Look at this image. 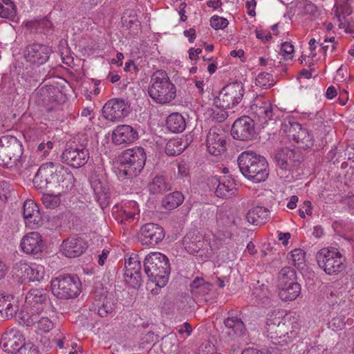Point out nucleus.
<instances>
[{
    "instance_id": "obj_5",
    "label": "nucleus",
    "mask_w": 354,
    "mask_h": 354,
    "mask_svg": "<svg viewBox=\"0 0 354 354\" xmlns=\"http://www.w3.org/2000/svg\"><path fill=\"white\" fill-rule=\"evenodd\" d=\"M82 282L76 274H65L52 279V294L59 299L77 297L81 292Z\"/></svg>"
},
{
    "instance_id": "obj_17",
    "label": "nucleus",
    "mask_w": 354,
    "mask_h": 354,
    "mask_svg": "<svg viewBox=\"0 0 354 354\" xmlns=\"http://www.w3.org/2000/svg\"><path fill=\"white\" fill-rule=\"evenodd\" d=\"M165 235V230L160 225L148 223L141 227L138 239L142 245L153 247L161 242Z\"/></svg>"
},
{
    "instance_id": "obj_9",
    "label": "nucleus",
    "mask_w": 354,
    "mask_h": 354,
    "mask_svg": "<svg viewBox=\"0 0 354 354\" xmlns=\"http://www.w3.org/2000/svg\"><path fill=\"white\" fill-rule=\"evenodd\" d=\"M61 159L62 162L71 167L79 169L86 164L89 159V152L86 145L73 141L66 144Z\"/></svg>"
},
{
    "instance_id": "obj_21",
    "label": "nucleus",
    "mask_w": 354,
    "mask_h": 354,
    "mask_svg": "<svg viewBox=\"0 0 354 354\" xmlns=\"http://www.w3.org/2000/svg\"><path fill=\"white\" fill-rule=\"evenodd\" d=\"M223 324L225 329L223 333L228 340L234 341L245 335L247 329L244 322L232 310L227 313V317L224 319Z\"/></svg>"
},
{
    "instance_id": "obj_38",
    "label": "nucleus",
    "mask_w": 354,
    "mask_h": 354,
    "mask_svg": "<svg viewBox=\"0 0 354 354\" xmlns=\"http://www.w3.org/2000/svg\"><path fill=\"white\" fill-rule=\"evenodd\" d=\"M270 218V212L268 208L257 206L247 212L245 219L254 225H260L266 223Z\"/></svg>"
},
{
    "instance_id": "obj_33",
    "label": "nucleus",
    "mask_w": 354,
    "mask_h": 354,
    "mask_svg": "<svg viewBox=\"0 0 354 354\" xmlns=\"http://www.w3.org/2000/svg\"><path fill=\"white\" fill-rule=\"evenodd\" d=\"M114 303L111 297L97 295L89 306V310L96 313L101 317H106L114 310Z\"/></svg>"
},
{
    "instance_id": "obj_31",
    "label": "nucleus",
    "mask_w": 354,
    "mask_h": 354,
    "mask_svg": "<svg viewBox=\"0 0 354 354\" xmlns=\"http://www.w3.org/2000/svg\"><path fill=\"white\" fill-rule=\"evenodd\" d=\"M209 184L212 187L216 186L215 194L223 198H231L236 194L237 189L234 181L232 179H223L214 177L209 180Z\"/></svg>"
},
{
    "instance_id": "obj_11",
    "label": "nucleus",
    "mask_w": 354,
    "mask_h": 354,
    "mask_svg": "<svg viewBox=\"0 0 354 354\" xmlns=\"http://www.w3.org/2000/svg\"><path fill=\"white\" fill-rule=\"evenodd\" d=\"M244 86L241 82L227 84L219 93L216 100L217 106L223 109H232L243 99Z\"/></svg>"
},
{
    "instance_id": "obj_42",
    "label": "nucleus",
    "mask_w": 354,
    "mask_h": 354,
    "mask_svg": "<svg viewBox=\"0 0 354 354\" xmlns=\"http://www.w3.org/2000/svg\"><path fill=\"white\" fill-rule=\"evenodd\" d=\"M171 184L165 176H156L149 185L151 194H158L171 189Z\"/></svg>"
},
{
    "instance_id": "obj_10",
    "label": "nucleus",
    "mask_w": 354,
    "mask_h": 354,
    "mask_svg": "<svg viewBox=\"0 0 354 354\" xmlns=\"http://www.w3.org/2000/svg\"><path fill=\"white\" fill-rule=\"evenodd\" d=\"M60 165V163L53 162L42 164L33 178L34 186L40 190L55 187L57 183L58 170Z\"/></svg>"
},
{
    "instance_id": "obj_63",
    "label": "nucleus",
    "mask_w": 354,
    "mask_h": 354,
    "mask_svg": "<svg viewBox=\"0 0 354 354\" xmlns=\"http://www.w3.org/2000/svg\"><path fill=\"white\" fill-rule=\"evenodd\" d=\"M253 294L260 299H268V290L267 286H266L264 284L261 285L260 289L256 288L253 292Z\"/></svg>"
},
{
    "instance_id": "obj_43",
    "label": "nucleus",
    "mask_w": 354,
    "mask_h": 354,
    "mask_svg": "<svg viewBox=\"0 0 354 354\" xmlns=\"http://www.w3.org/2000/svg\"><path fill=\"white\" fill-rule=\"evenodd\" d=\"M191 292L194 296H203L212 289V284L206 282L203 278L196 277L190 284Z\"/></svg>"
},
{
    "instance_id": "obj_47",
    "label": "nucleus",
    "mask_w": 354,
    "mask_h": 354,
    "mask_svg": "<svg viewBox=\"0 0 354 354\" xmlns=\"http://www.w3.org/2000/svg\"><path fill=\"white\" fill-rule=\"evenodd\" d=\"M289 262L297 269H303L306 266V252L301 248H296L288 254Z\"/></svg>"
},
{
    "instance_id": "obj_1",
    "label": "nucleus",
    "mask_w": 354,
    "mask_h": 354,
    "mask_svg": "<svg viewBox=\"0 0 354 354\" xmlns=\"http://www.w3.org/2000/svg\"><path fill=\"white\" fill-rule=\"evenodd\" d=\"M241 174L254 183L265 181L269 175L266 159L252 151L242 152L237 159Z\"/></svg>"
},
{
    "instance_id": "obj_6",
    "label": "nucleus",
    "mask_w": 354,
    "mask_h": 354,
    "mask_svg": "<svg viewBox=\"0 0 354 354\" xmlns=\"http://www.w3.org/2000/svg\"><path fill=\"white\" fill-rule=\"evenodd\" d=\"M23 147L20 141L12 136L0 138V165L12 167L21 159Z\"/></svg>"
},
{
    "instance_id": "obj_25",
    "label": "nucleus",
    "mask_w": 354,
    "mask_h": 354,
    "mask_svg": "<svg viewBox=\"0 0 354 354\" xmlns=\"http://www.w3.org/2000/svg\"><path fill=\"white\" fill-rule=\"evenodd\" d=\"M344 307L339 308V314L333 317L328 323V328L333 330H341L346 326H351L353 324V319L351 317L353 304L351 300H344Z\"/></svg>"
},
{
    "instance_id": "obj_48",
    "label": "nucleus",
    "mask_w": 354,
    "mask_h": 354,
    "mask_svg": "<svg viewBox=\"0 0 354 354\" xmlns=\"http://www.w3.org/2000/svg\"><path fill=\"white\" fill-rule=\"evenodd\" d=\"M185 149L182 140L178 139L169 140L165 146V153L170 156H175L180 154Z\"/></svg>"
},
{
    "instance_id": "obj_44",
    "label": "nucleus",
    "mask_w": 354,
    "mask_h": 354,
    "mask_svg": "<svg viewBox=\"0 0 354 354\" xmlns=\"http://www.w3.org/2000/svg\"><path fill=\"white\" fill-rule=\"evenodd\" d=\"M92 187L96 198L102 208L106 207L109 204V193L106 187L102 185L99 180H94Z\"/></svg>"
},
{
    "instance_id": "obj_15",
    "label": "nucleus",
    "mask_w": 354,
    "mask_h": 354,
    "mask_svg": "<svg viewBox=\"0 0 354 354\" xmlns=\"http://www.w3.org/2000/svg\"><path fill=\"white\" fill-rule=\"evenodd\" d=\"M255 134L254 122L249 116H242L236 119L231 128L232 138L241 141L252 140Z\"/></svg>"
},
{
    "instance_id": "obj_14",
    "label": "nucleus",
    "mask_w": 354,
    "mask_h": 354,
    "mask_svg": "<svg viewBox=\"0 0 354 354\" xmlns=\"http://www.w3.org/2000/svg\"><path fill=\"white\" fill-rule=\"evenodd\" d=\"M52 52L51 47L48 45L32 43L25 48L24 57L27 62L36 66H40L48 60Z\"/></svg>"
},
{
    "instance_id": "obj_36",
    "label": "nucleus",
    "mask_w": 354,
    "mask_h": 354,
    "mask_svg": "<svg viewBox=\"0 0 354 354\" xmlns=\"http://www.w3.org/2000/svg\"><path fill=\"white\" fill-rule=\"evenodd\" d=\"M139 213L138 205L135 201H129L124 207L118 210L115 219L120 223L127 224L133 222Z\"/></svg>"
},
{
    "instance_id": "obj_16",
    "label": "nucleus",
    "mask_w": 354,
    "mask_h": 354,
    "mask_svg": "<svg viewBox=\"0 0 354 354\" xmlns=\"http://www.w3.org/2000/svg\"><path fill=\"white\" fill-rule=\"evenodd\" d=\"M37 103L45 106L46 110L51 111L54 109V104L62 100L64 96L59 88L55 86H44L36 91Z\"/></svg>"
},
{
    "instance_id": "obj_27",
    "label": "nucleus",
    "mask_w": 354,
    "mask_h": 354,
    "mask_svg": "<svg viewBox=\"0 0 354 354\" xmlns=\"http://www.w3.org/2000/svg\"><path fill=\"white\" fill-rule=\"evenodd\" d=\"M87 248L86 241L79 236H71L63 241L61 251L66 257L75 258L80 256Z\"/></svg>"
},
{
    "instance_id": "obj_60",
    "label": "nucleus",
    "mask_w": 354,
    "mask_h": 354,
    "mask_svg": "<svg viewBox=\"0 0 354 354\" xmlns=\"http://www.w3.org/2000/svg\"><path fill=\"white\" fill-rule=\"evenodd\" d=\"M225 109H216L212 111V118L216 122H223L228 116L227 113L225 111Z\"/></svg>"
},
{
    "instance_id": "obj_58",
    "label": "nucleus",
    "mask_w": 354,
    "mask_h": 354,
    "mask_svg": "<svg viewBox=\"0 0 354 354\" xmlns=\"http://www.w3.org/2000/svg\"><path fill=\"white\" fill-rule=\"evenodd\" d=\"M17 353L18 354H39V351L33 343L24 342Z\"/></svg>"
},
{
    "instance_id": "obj_18",
    "label": "nucleus",
    "mask_w": 354,
    "mask_h": 354,
    "mask_svg": "<svg viewBox=\"0 0 354 354\" xmlns=\"http://www.w3.org/2000/svg\"><path fill=\"white\" fill-rule=\"evenodd\" d=\"M287 127L286 131L289 138L295 141L301 148H310L313 146L314 139L312 134L308 130L302 127L297 122L288 121V125L285 124Z\"/></svg>"
},
{
    "instance_id": "obj_34",
    "label": "nucleus",
    "mask_w": 354,
    "mask_h": 354,
    "mask_svg": "<svg viewBox=\"0 0 354 354\" xmlns=\"http://www.w3.org/2000/svg\"><path fill=\"white\" fill-rule=\"evenodd\" d=\"M23 216L26 225L34 227L41 221V217L37 204L32 200H26L23 206Z\"/></svg>"
},
{
    "instance_id": "obj_4",
    "label": "nucleus",
    "mask_w": 354,
    "mask_h": 354,
    "mask_svg": "<svg viewBox=\"0 0 354 354\" xmlns=\"http://www.w3.org/2000/svg\"><path fill=\"white\" fill-rule=\"evenodd\" d=\"M147 156L145 149L136 147L122 151L120 156L118 178L129 179L138 176L144 168Z\"/></svg>"
},
{
    "instance_id": "obj_54",
    "label": "nucleus",
    "mask_w": 354,
    "mask_h": 354,
    "mask_svg": "<svg viewBox=\"0 0 354 354\" xmlns=\"http://www.w3.org/2000/svg\"><path fill=\"white\" fill-rule=\"evenodd\" d=\"M54 147V142L50 140L42 141L37 146L36 152L41 158H46Z\"/></svg>"
},
{
    "instance_id": "obj_13",
    "label": "nucleus",
    "mask_w": 354,
    "mask_h": 354,
    "mask_svg": "<svg viewBox=\"0 0 354 354\" xmlns=\"http://www.w3.org/2000/svg\"><path fill=\"white\" fill-rule=\"evenodd\" d=\"M250 109L263 124H268L270 122L274 123L279 118L277 114L279 112L278 109L262 97H257Z\"/></svg>"
},
{
    "instance_id": "obj_62",
    "label": "nucleus",
    "mask_w": 354,
    "mask_h": 354,
    "mask_svg": "<svg viewBox=\"0 0 354 354\" xmlns=\"http://www.w3.org/2000/svg\"><path fill=\"white\" fill-rule=\"evenodd\" d=\"M302 13L309 17H314L317 13V8L313 3H307L303 7Z\"/></svg>"
},
{
    "instance_id": "obj_37",
    "label": "nucleus",
    "mask_w": 354,
    "mask_h": 354,
    "mask_svg": "<svg viewBox=\"0 0 354 354\" xmlns=\"http://www.w3.org/2000/svg\"><path fill=\"white\" fill-rule=\"evenodd\" d=\"M57 183L55 187H58L62 193H67L74 187L75 178L73 173L61 164L58 170Z\"/></svg>"
},
{
    "instance_id": "obj_7",
    "label": "nucleus",
    "mask_w": 354,
    "mask_h": 354,
    "mask_svg": "<svg viewBox=\"0 0 354 354\" xmlns=\"http://www.w3.org/2000/svg\"><path fill=\"white\" fill-rule=\"evenodd\" d=\"M289 332H292L290 321L283 318L279 311L268 314L266 333L273 344L283 345L287 343L286 336Z\"/></svg>"
},
{
    "instance_id": "obj_52",
    "label": "nucleus",
    "mask_w": 354,
    "mask_h": 354,
    "mask_svg": "<svg viewBox=\"0 0 354 354\" xmlns=\"http://www.w3.org/2000/svg\"><path fill=\"white\" fill-rule=\"evenodd\" d=\"M44 205L46 208L54 209L60 204V198L58 195L44 194L41 198Z\"/></svg>"
},
{
    "instance_id": "obj_56",
    "label": "nucleus",
    "mask_w": 354,
    "mask_h": 354,
    "mask_svg": "<svg viewBox=\"0 0 354 354\" xmlns=\"http://www.w3.org/2000/svg\"><path fill=\"white\" fill-rule=\"evenodd\" d=\"M217 222L221 223L225 227H230L232 225H236L235 218L231 215L227 214V212L221 211L218 213Z\"/></svg>"
},
{
    "instance_id": "obj_59",
    "label": "nucleus",
    "mask_w": 354,
    "mask_h": 354,
    "mask_svg": "<svg viewBox=\"0 0 354 354\" xmlns=\"http://www.w3.org/2000/svg\"><path fill=\"white\" fill-rule=\"evenodd\" d=\"M294 52L293 45L288 41L283 42L281 47V53L286 59H292Z\"/></svg>"
},
{
    "instance_id": "obj_39",
    "label": "nucleus",
    "mask_w": 354,
    "mask_h": 354,
    "mask_svg": "<svg viewBox=\"0 0 354 354\" xmlns=\"http://www.w3.org/2000/svg\"><path fill=\"white\" fill-rule=\"evenodd\" d=\"M278 288L279 296L285 301L296 299L301 293V286L297 281L278 285Z\"/></svg>"
},
{
    "instance_id": "obj_3",
    "label": "nucleus",
    "mask_w": 354,
    "mask_h": 354,
    "mask_svg": "<svg viewBox=\"0 0 354 354\" xmlns=\"http://www.w3.org/2000/svg\"><path fill=\"white\" fill-rule=\"evenodd\" d=\"M145 272L149 280L159 288L168 282L171 268L168 257L160 252H151L144 261Z\"/></svg>"
},
{
    "instance_id": "obj_57",
    "label": "nucleus",
    "mask_w": 354,
    "mask_h": 354,
    "mask_svg": "<svg viewBox=\"0 0 354 354\" xmlns=\"http://www.w3.org/2000/svg\"><path fill=\"white\" fill-rule=\"evenodd\" d=\"M210 25L215 30L223 29L228 25V21L225 18L214 15L210 19Z\"/></svg>"
},
{
    "instance_id": "obj_64",
    "label": "nucleus",
    "mask_w": 354,
    "mask_h": 354,
    "mask_svg": "<svg viewBox=\"0 0 354 354\" xmlns=\"http://www.w3.org/2000/svg\"><path fill=\"white\" fill-rule=\"evenodd\" d=\"M299 214L301 218H305V214H312V205L309 201H305L304 202V207L299 209Z\"/></svg>"
},
{
    "instance_id": "obj_22",
    "label": "nucleus",
    "mask_w": 354,
    "mask_h": 354,
    "mask_svg": "<svg viewBox=\"0 0 354 354\" xmlns=\"http://www.w3.org/2000/svg\"><path fill=\"white\" fill-rule=\"evenodd\" d=\"M102 112L106 120L119 121L128 115L129 106L124 100L112 99L104 104Z\"/></svg>"
},
{
    "instance_id": "obj_2",
    "label": "nucleus",
    "mask_w": 354,
    "mask_h": 354,
    "mask_svg": "<svg viewBox=\"0 0 354 354\" xmlns=\"http://www.w3.org/2000/svg\"><path fill=\"white\" fill-rule=\"evenodd\" d=\"M148 93L155 102L165 104L176 97L177 89L167 73L164 70H158L151 77Z\"/></svg>"
},
{
    "instance_id": "obj_51",
    "label": "nucleus",
    "mask_w": 354,
    "mask_h": 354,
    "mask_svg": "<svg viewBox=\"0 0 354 354\" xmlns=\"http://www.w3.org/2000/svg\"><path fill=\"white\" fill-rule=\"evenodd\" d=\"M256 85L263 88H268L274 85V80L272 74L270 73H260L255 80Z\"/></svg>"
},
{
    "instance_id": "obj_46",
    "label": "nucleus",
    "mask_w": 354,
    "mask_h": 354,
    "mask_svg": "<svg viewBox=\"0 0 354 354\" xmlns=\"http://www.w3.org/2000/svg\"><path fill=\"white\" fill-rule=\"evenodd\" d=\"M17 15V7L12 0H0V17L13 20Z\"/></svg>"
},
{
    "instance_id": "obj_45",
    "label": "nucleus",
    "mask_w": 354,
    "mask_h": 354,
    "mask_svg": "<svg viewBox=\"0 0 354 354\" xmlns=\"http://www.w3.org/2000/svg\"><path fill=\"white\" fill-rule=\"evenodd\" d=\"M184 201V196L180 192H174L165 196L162 201L164 208L171 210L178 207Z\"/></svg>"
},
{
    "instance_id": "obj_50",
    "label": "nucleus",
    "mask_w": 354,
    "mask_h": 354,
    "mask_svg": "<svg viewBox=\"0 0 354 354\" xmlns=\"http://www.w3.org/2000/svg\"><path fill=\"white\" fill-rule=\"evenodd\" d=\"M51 22L47 19H43L40 21H30L26 23V27L31 32H40L45 28L50 27Z\"/></svg>"
},
{
    "instance_id": "obj_23",
    "label": "nucleus",
    "mask_w": 354,
    "mask_h": 354,
    "mask_svg": "<svg viewBox=\"0 0 354 354\" xmlns=\"http://www.w3.org/2000/svg\"><path fill=\"white\" fill-rule=\"evenodd\" d=\"M26 302L31 306L33 314L40 313L50 305L48 293L43 288L30 289L26 296Z\"/></svg>"
},
{
    "instance_id": "obj_32",
    "label": "nucleus",
    "mask_w": 354,
    "mask_h": 354,
    "mask_svg": "<svg viewBox=\"0 0 354 354\" xmlns=\"http://www.w3.org/2000/svg\"><path fill=\"white\" fill-rule=\"evenodd\" d=\"M17 301L14 295L0 291V315L5 319H10L17 315Z\"/></svg>"
},
{
    "instance_id": "obj_8",
    "label": "nucleus",
    "mask_w": 354,
    "mask_h": 354,
    "mask_svg": "<svg viewBox=\"0 0 354 354\" xmlns=\"http://www.w3.org/2000/svg\"><path fill=\"white\" fill-rule=\"evenodd\" d=\"M317 264L329 275L337 274L345 268L344 259L336 248H322L316 255Z\"/></svg>"
},
{
    "instance_id": "obj_49",
    "label": "nucleus",
    "mask_w": 354,
    "mask_h": 354,
    "mask_svg": "<svg viewBox=\"0 0 354 354\" xmlns=\"http://www.w3.org/2000/svg\"><path fill=\"white\" fill-rule=\"evenodd\" d=\"M290 281H297L296 272L292 268L286 266L279 272L278 285L288 283Z\"/></svg>"
},
{
    "instance_id": "obj_24",
    "label": "nucleus",
    "mask_w": 354,
    "mask_h": 354,
    "mask_svg": "<svg viewBox=\"0 0 354 354\" xmlns=\"http://www.w3.org/2000/svg\"><path fill=\"white\" fill-rule=\"evenodd\" d=\"M25 342L24 335L16 328H8L1 335L0 346L8 353L17 351Z\"/></svg>"
},
{
    "instance_id": "obj_26",
    "label": "nucleus",
    "mask_w": 354,
    "mask_h": 354,
    "mask_svg": "<svg viewBox=\"0 0 354 354\" xmlns=\"http://www.w3.org/2000/svg\"><path fill=\"white\" fill-rule=\"evenodd\" d=\"M125 280L136 288L140 286L142 283L141 264L137 254L131 255L125 261Z\"/></svg>"
},
{
    "instance_id": "obj_30",
    "label": "nucleus",
    "mask_w": 354,
    "mask_h": 354,
    "mask_svg": "<svg viewBox=\"0 0 354 354\" xmlns=\"http://www.w3.org/2000/svg\"><path fill=\"white\" fill-rule=\"evenodd\" d=\"M138 138L137 130L127 124L118 126L112 133V140L118 145L132 143Z\"/></svg>"
},
{
    "instance_id": "obj_20",
    "label": "nucleus",
    "mask_w": 354,
    "mask_h": 354,
    "mask_svg": "<svg viewBox=\"0 0 354 354\" xmlns=\"http://www.w3.org/2000/svg\"><path fill=\"white\" fill-rule=\"evenodd\" d=\"M15 273L23 281H39L44 277V268L36 263H28L20 261L14 267Z\"/></svg>"
},
{
    "instance_id": "obj_29",
    "label": "nucleus",
    "mask_w": 354,
    "mask_h": 354,
    "mask_svg": "<svg viewBox=\"0 0 354 354\" xmlns=\"http://www.w3.org/2000/svg\"><path fill=\"white\" fill-rule=\"evenodd\" d=\"M19 317L21 319L22 322L27 326H35V327L44 333H48L54 328L53 322L47 317H41L37 313L31 315L29 313L21 312L19 314Z\"/></svg>"
},
{
    "instance_id": "obj_40",
    "label": "nucleus",
    "mask_w": 354,
    "mask_h": 354,
    "mask_svg": "<svg viewBox=\"0 0 354 354\" xmlns=\"http://www.w3.org/2000/svg\"><path fill=\"white\" fill-rule=\"evenodd\" d=\"M167 129L173 133H181L186 128L185 119L179 113H172L167 118Z\"/></svg>"
},
{
    "instance_id": "obj_53",
    "label": "nucleus",
    "mask_w": 354,
    "mask_h": 354,
    "mask_svg": "<svg viewBox=\"0 0 354 354\" xmlns=\"http://www.w3.org/2000/svg\"><path fill=\"white\" fill-rule=\"evenodd\" d=\"M328 299L330 300L332 305L337 304L339 308L345 306V304H343L344 300H349L346 299L345 294L337 290H330Z\"/></svg>"
},
{
    "instance_id": "obj_41",
    "label": "nucleus",
    "mask_w": 354,
    "mask_h": 354,
    "mask_svg": "<svg viewBox=\"0 0 354 354\" xmlns=\"http://www.w3.org/2000/svg\"><path fill=\"white\" fill-rule=\"evenodd\" d=\"M335 15L337 18L339 22V26L340 28H344L346 27V24L348 23L347 17L351 13V7L348 6L346 0H344L342 2H339L335 6Z\"/></svg>"
},
{
    "instance_id": "obj_28",
    "label": "nucleus",
    "mask_w": 354,
    "mask_h": 354,
    "mask_svg": "<svg viewBox=\"0 0 354 354\" xmlns=\"http://www.w3.org/2000/svg\"><path fill=\"white\" fill-rule=\"evenodd\" d=\"M22 251L28 254L37 255L42 252L44 241L37 232H32L25 235L20 243Z\"/></svg>"
},
{
    "instance_id": "obj_12",
    "label": "nucleus",
    "mask_w": 354,
    "mask_h": 354,
    "mask_svg": "<svg viewBox=\"0 0 354 354\" xmlns=\"http://www.w3.org/2000/svg\"><path fill=\"white\" fill-rule=\"evenodd\" d=\"M274 160L278 173L281 176L295 169L301 163L300 154L288 147L278 150L274 155Z\"/></svg>"
},
{
    "instance_id": "obj_61",
    "label": "nucleus",
    "mask_w": 354,
    "mask_h": 354,
    "mask_svg": "<svg viewBox=\"0 0 354 354\" xmlns=\"http://www.w3.org/2000/svg\"><path fill=\"white\" fill-rule=\"evenodd\" d=\"M306 354H330V351L323 345H317L308 348Z\"/></svg>"
},
{
    "instance_id": "obj_55",
    "label": "nucleus",
    "mask_w": 354,
    "mask_h": 354,
    "mask_svg": "<svg viewBox=\"0 0 354 354\" xmlns=\"http://www.w3.org/2000/svg\"><path fill=\"white\" fill-rule=\"evenodd\" d=\"M176 336L170 334L162 339L161 348L165 353H170L172 351L173 347L176 346Z\"/></svg>"
},
{
    "instance_id": "obj_35",
    "label": "nucleus",
    "mask_w": 354,
    "mask_h": 354,
    "mask_svg": "<svg viewBox=\"0 0 354 354\" xmlns=\"http://www.w3.org/2000/svg\"><path fill=\"white\" fill-rule=\"evenodd\" d=\"M183 245L187 252L196 254L203 249L205 245L204 237L196 231L189 232L183 239Z\"/></svg>"
},
{
    "instance_id": "obj_19",
    "label": "nucleus",
    "mask_w": 354,
    "mask_h": 354,
    "mask_svg": "<svg viewBox=\"0 0 354 354\" xmlns=\"http://www.w3.org/2000/svg\"><path fill=\"white\" fill-rule=\"evenodd\" d=\"M208 152L215 156L221 155L226 150V133L223 129L212 127L206 138Z\"/></svg>"
}]
</instances>
